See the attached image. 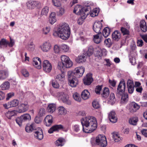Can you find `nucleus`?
I'll return each instance as SVG.
<instances>
[{
	"label": "nucleus",
	"instance_id": "nucleus-1",
	"mask_svg": "<svg viewBox=\"0 0 147 147\" xmlns=\"http://www.w3.org/2000/svg\"><path fill=\"white\" fill-rule=\"evenodd\" d=\"M81 122L83 131L86 133L92 132L97 127L96 119L93 117L88 116L82 118Z\"/></svg>",
	"mask_w": 147,
	"mask_h": 147
},
{
	"label": "nucleus",
	"instance_id": "nucleus-2",
	"mask_svg": "<svg viewBox=\"0 0 147 147\" xmlns=\"http://www.w3.org/2000/svg\"><path fill=\"white\" fill-rule=\"evenodd\" d=\"M70 30L68 25L66 23L59 24L57 31L53 33L55 36H58L64 40L68 39L69 37Z\"/></svg>",
	"mask_w": 147,
	"mask_h": 147
},
{
	"label": "nucleus",
	"instance_id": "nucleus-3",
	"mask_svg": "<svg viewBox=\"0 0 147 147\" xmlns=\"http://www.w3.org/2000/svg\"><path fill=\"white\" fill-rule=\"evenodd\" d=\"M61 62H59L58 63V67L61 69L64 67L69 68L73 65V63L70 60L69 57L66 55H63L61 57Z\"/></svg>",
	"mask_w": 147,
	"mask_h": 147
},
{
	"label": "nucleus",
	"instance_id": "nucleus-4",
	"mask_svg": "<svg viewBox=\"0 0 147 147\" xmlns=\"http://www.w3.org/2000/svg\"><path fill=\"white\" fill-rule=\"evenodd\" d=\"M88 9L82 8L80 5H77L74 8L73 12L78 15H80L82 19L84 20L88 14Z\"/></svg>",
	"mask_w": 147,
	"mask_h": 147
},
{
	"label": "nucleus",
	"instance_id": "nucleus-5",
	"mask_svg": "<svg viewBox=\"0 0 147 147\" xmlns=\"http://www.w3.org/2000/svg\"><path fill=\"white\" fill-rule=\"evenodd\" d=\"M85 69L83 67H78L76 68L73 71H69L67 72V75L73 76L76 78L82 77L85 71Z\"/></svg>",
	"mask_w": 147,
	"mask_h": 147
},
{
	"label": "nucleus",
	"instance_id": "nucleus-6",
	"mask_svg": "<svg viewBox=\"0 0 147 147\" xmlns=\"http://www.w3.org/2000/svg\"><path fill=\"white\" fill-rule=\"evenodd\" d=\"M95 144L102 147H105L107 145L106 138L103 135L99 134L96 137Z\"/></svg>",
	"mask_w": 147,
	"mask_h": 147
},
{
	"label": "nucleus",
	"instance_id": "nucleus-7",
	"mask_svg": "<svg viewBox=\"0 0 147 147\" xmlns=\"http://www.w3.org/2000/svg\"><path fill=\"white\" fill-rule=\"evenodd\" d=\"M125 84L123 80H121L118 86L116 95L118 97L120 98L125 92Z\"/></svg>",
	"mask_w": 147,
	"mask_h": 147
},
{
	"label": "nucleus",
	"instance_id": "nucleus-8",
	"mask_svg": "<svg viewBox=\"0 0 147 147\" xmlns=\"http://www.w3.org/2000/svg\"><path fill=\"white\" fill-rule=\"evenodd\" d=\"M31 119L30 115L29 114H25L21 115L16 120L17 123L20 126L22 125V123L25 121L30 120Z\"/></svg>",
	"mask_w": 147,
	"mask_h": 147
},
{
	"label": "nucleus",
	"instance_id": "nucleus-9",
	"mask_svg": "<svg viewBox=\"0 0 147 147\" xmlns=\"http://www.w3.org/2000/svg\"><path fill=\"white\" fill-rule=\"evenodd\" d=\"M140 108V106L134 102H131L127 106V109L131 113L136 112Z\"/></svg>",
	"mask_w": 147,
	"mask_h": 147
},
{
	"label": "nucleus",
	"instance_id": "nucleus-10",
	"mask_svg": "<svg viewBox=\"0 0 147 147\" xmlns=\"http://www.w3.org/2000/svg\"><path fill=\"white\" fill-rule=\"evenodd\" d=\"M57 96L59 100H62L64 103L69 105L71 104V101L69 100L68 96L64 93H58Z\"/></svg>",
	"mask_w": 147,
	"mask_h": 147
},
{
	"label": "nucleus",
	"instance_id": "nucleus-11",
	"mask_svg": "<svg viewBox=\"0 0 147 147\" xmlns=\"http://www.w3.org/2000/svg\"><path fill=\"white\" fill-rule=\"evenodd\" d=\"M42 68L43 70L45 72L49 73L51 71L52 66L51 63L48 60H45L43 62Z\"/></svg>",
	"mask_w": 147,
	"mask_h": 147
},
{
	"label": "nucleus",
	"instance_id": "nucleus-12",
	"mask_svg": "<svg viewBox=\"0 0 147 147\" xmlns=\"http://www.w3.org/2000/svg\"><path fill=\"white\" fill-rule=\"evenodd\" d=\"M68 78L69 85L71 87H76L78 83V78L75 77L73 76L67 75Z\"/></svg>",
	"mask_w": 147,
	"mask_h": 147
},
{
	"label": "nucleus",
	"instance_id": "nucleus-13",
	"mask_svg": "<svg viewBox=\"0 0 147 147\" xmlns=\"http://www.w3.org/2000/svg\"><path fill=\"white\" fill-rule=\"evenodd\" d=\"M40 47L43 52H47L51 49V45L49 42H46L43 43Z\"/></svg>",
	"mask_w": 147,
	"mask_h": 147
},
{
	"label": "nucleus",
	"instance_id": "nucleus-14",
	"mask_svg": "<svg viewBox=\"0 0 147 147\" xmlns=\"http://www.w3.org/2000/svg\"><path fill=\"white\" fill-rule=\"evenodd\" d=\"M102 27V24L101 23L98 21L95 22L93 26V29L94 31L98 34H100V30Z\"/></svg>",
	"mask_w": 147,
	"mask_h": 147
},
{
	"label": "nucleus",
	"instance_id": "nucleus-15",
	"mask_svg": "<svg viewBox=\"0 0 147 147\" xmlns=\"http://www.w3.org/2000/svg\"><path fill=\"white\" fill-rule=\"evenodd\" d=\"M93 81L92 77V74H88L83 79V82L86 85H90Z\"/></svg>",
	"mask_w": 147,
	"mask_h": 147
},
{
	"label": "nucleus",
	"instance_id": "nucleus-16",
	"mask_svg": "<svg viewBox=\"0 0 147 147\" xmlns=\"http://www.w3.org/2000/svg\"><path fill=\"white\" fill-rule=\"evenodd\" d=\"M20 109L18 111L19 113H21L26 112L28 110L29 108V105L27 102H24L21 103L20 106Z\"/></svg>",
	"mask_w": 147,
	"mask_h": 147
},
{
	"label": "nucleus",
	"instance_id": "nucleus-17",
	"mask_svg": "<svg viewBox=\"0 0 147 147\" xmlns=\"http://www.w3.org/2000/svg\"><path fill=\"white\" fill-rule=\"evenodd\" d=\"M127 86L128 92L131 94L132 93L134 88L133 81L130 80H128L127 82Z\"/></svg>",
	"mask_w": 147,
	"mask_h": 147
},
{
	"label": "nucleus",
	"instance_id": "nucleus-18",
	"mask_svg": "<svg viewBox=\"0 0 147 147\" xmlns=\"http://www.w3.org/2000/svg\"><path fill=\"white\" fill-rule=\"evenodd\" d=\"M63 128L61 125H56L52 126L48 131L49 134H52L54 131H58Z\"/></svg>",
	"mask_w": 147,
	"mask_h": 147
},
{
	"label": "nucleus",
	"instance_id": "nucleus-19",
	"mask_svg": "<svg viewBox=\"0 0 147 147\" xmlns=\"http://www.w3.org/2000/svg\"><path fill=\"white\" fill-rule=\"evenodd\" d=\"M32 63L38 69H40L41 68V61L40 59L38 57L33 58Z\"/></svg>",
	"mask_w": 147,
	"mask_h": 147
},
{
	"label": "nucleus",
	"instance_id": "nucleus-20",
	"mask_svg": "<svg viewBox=\"0 0 147 147\" xmlns=\"http://www.w3.org/2000/svg\"><path fill=\"white\" fill-rule=\"evenodd\" d=\"M108 117L110 121L112 123H115L117 121V119L114 111H111L109 113Z\"/></svg>",
	"mask_w": 147,
	"mask_h": 147
},
{
	"label": "nucleus",
	"instance_id": "nucleus-21",
	"mask_svg": "<svg viewBox=\"0 0 147 147\" xmlns=\"http://www.w3.org/2000/svg\"><path fill=\"white\" fill-rule=\"evenodd\" d=\"M53 122V118L50 115L46 116L44 120V124L47 126L51 125Z\"/></svg>",
	"mask_w": 147,
	"mask_h": 147
},
{
	"label": "nucleus",
	"instance_id": "nucleus-22",
	"mask_svg": "<svg viewBox=\"0 0 147 147\" xmlns=\"http://www.w3.org/2000/svg\"><path fill=\"white\" fill-rule=\"evenodd\" d=\"M38 131H35L34 135L36 138L41 140L43 138L42 131L41 128H38Z\"/></svg>",
	"mask_w": 147,
	"mask_h": 147
},
{
	"label": "nucleus",
	"instance_id": "nucleus-23",
	"mask_svg": "<svg viewBox=\"0 0 147 147\" xmlns=\"http://www.w3.org/2000/svg\"><path fill=\"white\" fill-rule=\"evenodd\" d=\"M9 75L8 70L7 69L0 70V80H3L7 78Z\"/></svg>",
	"mask_w": 147,
	"mask_h": 147
},
{
	"label": "nucleus",
	"instance_id": "nucleus-24",
	"mask_svg": "<svg viewBox=\"0 0 147 147\" xmlns=\"http://www.w3.org/2000/svg\"><path fill=\"white\" fill-rule=\"evenodd\" d=\"M112 39L115 41H118L121 37L120 32L117 30L115 31L112 35Z\"/></svg>",
	"mask_w": 147,
	"mask_h": 147
},
{
	"label": "nucleus",
	"instance_id": "nucleus-25",
	"mask_svg": "<svg viewBox=\"0 0 147 147\" xmlns=\"http://www.w3.org/2000/svg\"><path fill=\"white\" fill-rule=\"evenodd\" d=\"M102 38L101 33L98 34L94 36L93 41L95 43L98 44L102 41Z\"/></svg>",
	"mask_w": 147,
	"mask_h": 147
},
{
	"label": "nucleus",
	"instance_id": "nucleus-26",
	"mask_svg": "<svg viewBox=\"0 0 147 147\" xmlns=\"http://www.w3.org/2000/svg\"><path fill=\"white\" fill-rule=\"evenodd\" d=\"M27 5L31 8H34L35 7L38 5L40 2L38 1H29L27 3Z\"/></svg>",
	"mask_w": 147,
	"mask_h": 147
},
{
	"label": "nucleus",
	"instance_id": "nucleus-27",
	"mask_svg": "<svg viewBox=\"0 0 147 147\" xmlns=\"http://www.w3.org/2000/svg\"><path fill=\"white\" fill-rule=\"evenodd\" d=\"M81 96L83 99L84 100H87L90 97V93L88 90H84L81 94Z\"/></svg>",
	"mask_w": 147,
	"mask_h": 147
},
{
	"label": "nucleus",
	"instance_id": "nucleus-28",
	"mask_svg": "<svg viewBox=\"0 0 147 147\" xmlns=\"http://www.w3.org/2000/svg\"><path fill=\"white\" fill-rule=\"evenodd\" d=\"M56 20L55 13V12H52L49 16V23L52 24L55 23Z\"/></svg>",
	"mask_w": 147,
	"mask_h": 147
},
{
	"label": "nucleus",
	"instance_id": "nucleus-29",
	"mask_svg": "<svg viewBox=\"0 0 147 147\" xmlns=\"http://www.w3.org/2000/svg\"><path fill=\"white\" fill-rule=\"evenodd\" d=\"M56 108V106L55 104L51 103L48 105L47 110L48 112L52 113L55 111Z\"/></svg>",
	"mask_w": 147,
	"mask_h": 147
},
{
	"label": "nucleus",
	"instance_id": "nucleus-30",
	"mask_svg": "<svg viewBox=\"0 0 147 147\" xmlns=\"http://www.w3.org/2000/svg\"><path fill=\"white\" fill-rule=\"evenodd\" d=\"M35 129V123H32L30 125L27 124L25 128L26 131L27 132H30Z\"/></svg>",
	"mask_w": 147,
	"mask_h": 147
},
{
	"label": "nucleus",
	"instance_id": "nucleus-31",
	"mask_svg": "<svg viewBox=\"0 0 147 147\" xmlns=\"http://www.w3.org/2000/svg\"><path fill=\"white\" fill-rule=\"evenodd\" d=\"M140 26L141 30L146 32L147 31V26L146 23L144 20H142L140 21Z\"/></svg>",
	"mask_w": 147,
	"mask_h": 147
},
{
	"label": "nucleus",
	"instance_id": "nucleus-32",
	"mask_svg": "<svg viewBox=\"0 0 147 147\" xmlns=\"http://www.w3.org/2000/svg\"><path fill=\"white\" fill-rule=\"evenodd\" d=\"M86 55L84 54L82 55L78 56L76 59V61L78 63H83L86 61Z\"/></svg>",
	"mask_w": 147,
	"mask_h": 147
},
{
	"label": "nucleus",
	"instance_id": "nucleus-33",
	"mask_svg": "<svg viewBox=\"0 0 147 147\" xmlns=\"http://www.w3.org/2000/svg\"><path fill=\"white\" fill-rule=\"evenodd\" d=\"M55 79L57 81L61 82L64 81L65 80L64 74L63 73L58 74L55 76Z\"/></svg>",
	"mask_w": 147,
	"mask_h": 147
},
{
	"label": "nucleus",
	"instance_id": "nucleus-34",
	"mask_svg": "<svg viewBox=\"0 0 147 147\" xmlns=\"http://www.w3.org/2000/svg\"><path fill=\"white\" fill-rule=\"evenodd\" d=\"M72 129L74 132L78 133L81 130L82 127L78 124H75L72 126Z\"/></svg>",
	"mask_w": 147,
	"mask_h": 147
},
{
	"label": "nucleus",
	"instance_id": "nucleus-35",
	"mask_svg": "<svg viewBox=\"0 0 147 147\" xmlns=\"http://www.w3.org/2000/svg\"><path fill=\"white\" fill-rule=\"evenodd\" d=\"M110 32V28L108 27H106L103 30V35L105 37H107L109 35Z\"/></svg>",
	"mask_w": 147,
	"mask_h": 147
},
{
	"label": "nucleus",
	"instance_id": "nucleus-36",
	"mask_svg": "<svg viewBox=\"0 0 147 147\" xmlns=\"http://www.w3.org/2000/svg\"><path fill=\"white\" fill-rule=\"evenodd\" d=\"M11 107H15L18 105L19 103L18 100L14 99L9 102Z\"/></svg>",
	"mask_w": 147,
	"mask_h": 147
},
{
	"label": "nucleus",
	"instance_id": "nucleus-37",
	"mask_svg": "<svg viewBox=\"0 0 147 147\" xmlns=\"http://www.w3.org/2000/svg\"><path fill=\"white\" fill-rule=\"evenodd\" d=\"M58 114L59 115H65L67 111L62 106H60L58 107Z\"/></svg>",
	"mask_w": 147,
	"mask_h": 147
},
{
	"label": "nucleus",
	"instance_id": "nucleus-38",
	"mask_svg": "<svg viewBox=\"0 0 147 147\" xmlns=\"http://www.w3.org/2000/svg\"><path fill=\"white\" fill-rule=\"evenodd\" d=\"M138 121V118L137 117H134L130 119L129 121L130 124L135 125H136Z\"/></svg>",
	"mask_w": 147,
	"mask_h": 147
},
{
	"label": "nucleus",
	"instance_id": "nucleus-39",
	"mask_svg": "<svg viewBox=\"0 0 147 147\" xmlns=\"http://www.w3.org/2000/svg\"><path fill=\"white\" fill-rule=\"evenodd\" d=\"M0 87L3 90L8 89L9 88V84L8 82H5L1 85Z\"/></svg>",
	"mask_w": 147,
	"mask_h": 147
},
{
	"label": "nucleus",
	"instance_id": "nucleus-40",
	"mask_svg": "<svg viewBox=\"0 0 147 147\" xmlns=\"http://www.w3.org/2000/svg\"><path fill=\"white\" fill-rule=\"evenodd\" d=\"M49 11V7L48 6H45L42 10L41 16H47Z\"/></svg>",
	"mask_w": 147,
	"mask_h": 147
},
{
	"label": "nucleus",
	"instance_id": "nucleus-41",
	"mask_svg": "<svg viewBox=\"0 0 147 147\" xmlns=\"http://www.w3.org/2000/svg\"><path fill=\"white\" fill-rule=\"evenodd\" d=\"M121 102L124 103L127 102L128 100V95L127 93L123 94L121 96Z\"/></svg>",
	"mask_w": 147,
	"mask_h": 147
},
{
	"label": "nucleus",
	"instance_id": "nucleus-42",
	"mask_svg": "<svg viewBox=\"0 0 147 147\" xmlns=\"http://www.w3.org/2000/svg\"><path fill=\"white\" fill-rule=\"evenodd\" d=\"M93 52V47L92 46H90L88 47V50L85 54V55H86L90 57L92 54Z\"/></svg>",
	"mask_w": 147,
	"mask_h": 147
},
{
	"label": "nucleus",
	"instance_id": "nucleus-43",
	"mask_svg": "<svg viewBox=\"0 0 147 147\" xmlns=\"http://www.w3.org/2000/svg\"><path fill=\"white\" fill-rule=\"evenodd\" d=\"M109 89L107 88H105L102 94V97L106 98L109 96Z\"/></svg>",
	"mask_w": 147,
	"mask_h": 147
},
{
	"label": "nucleus",
	"instance_id": "nucleus-44",
	"mask_svg": "<svg viewBox=\"0 0 147 147\" xmlns=\"http://www.w3.org/2000/svg\"><path fill=\"white\" fill-rule=\"evenodd\" d=\"M16 114V111H8L7 112L5 115L6 117L9 119H11V117Z\"/></svg>",
	"mask_w": 147,
	"mask_h": 147
},
{
	"label": "nucleus",
	"instance_id": "nucleus-45",
	"mask_svg": "<svg viewBox=\"0 0 147 147\" xmlns=\"http://www.w3.org/2000/svg\"><path fill=\"white\" fill-rule=\"evenodd\" d=\"M8 42L4 38L2 39L0 41V47L1 48L4 47H6L8 44Z\"/></svg>",
	"mask_w": 147,
	"mask_h": 147
},
{
	"label": "nucleus",
	"instance_id": "nucleus-46",
	"mask_svg": "<svg viewBox=\"0 0 147 147\" xmlns=\"http://www.w3.org/2000/svg\"><path fill=\"white\" fill-rule=\"evenodd\" d=\"M99 12V9H98L97 8L94 9L90 13V16L93 17L96 16H98Z\"/></svg>",
	"mask_w": 147,
	"mask_h": 147
},
{
	"label": "nucleus",
	"instance_id": "nucleus-47",
	"mask_svg": "<svg viewBox=\"0 0 147 147\" xmlns=\"http://www.w3.org/2000/svg\"><path fill=\"white\" fill-rule=\"evenodd\" d=\"M112 137L116 142H118L121 140V138L118 135L115 133H112Z\"/></svg>",
	"mask_w": 147,
	"mask_h": 147
},
{
	"label": "nucleus",
	"instance_id": "nucleus-48",
	"mask_svg": "<svg viewBox=\"0 0 147 147\" xmlns=\"http://www.w3.org/2000/svg\"><path fill=\"white\" fill-rule=\"evenodd\" d=\"M61 49L62 51L64 52H67L69 50V47L66 45L62 44L61 46Z\"/></svg>",
	"mask_w": 147,
	"mask_h": 147
},
{
	"label": "nucleus",
	"instance_id": "nucleus-49",
	"mask_svg": "<svg viewBox=\"0 0 147 147\" xmlns=\"http://www.w3.org/2000/svg\"><path fill=\"white\" fill-rule=\"evenodd\" d=\"M54 50L56 53H60L62 51L61 46H59L57 45H55L54 46Z\"/></svg>",
	"mask_w": 147,
	"mask_h": 147
},
{
	"label": "nucleus",
	"instance_id": "nucleus-50",
	"mask_svg": "<svg viewBox=\"0 0 147 147\" xmlns=\"http://www.w3.org/2000/svg\"><path fill=\"white\" fill-rule=\"evenodd\" d=\"M73 97L74 99L79 102L81 100V98L80 97V95L77 93H76L73 94Z\"/></svg>",
	"mask_w": 147,
	"mask_h": 147
},
{
	"label": "nucleus",
	"instance_id": "nucleus-51",
	"mask_svg": "<svg viewBox=\"0 0 147 147\" xmlns=\"http://www.w3.org/2000/svg\"><path fill=\"white\" fill-rule=\"evenodd\" d=\"M63 141V139L62 138H59L56 141L55 144L56 145L58 146H62L64 145Z\"/></svg>",
	"mask_w": 147,
	"mask_h": 147
},
{
	"label": "nucleus",
	"instance_id": "nucleus-52",
	"mask_svg": "<svg viewBox=\"0 0 147 147\" xmlns=\"http://www.w3.org/2000/svg\"><path fill=\"white\" fill-rule=\"evenodd\" d=\"M105 43L108 47H111L112 45V42L110 38L106 39L104 41Z\"/></svg>",
	"mask_w": 147,
	"mask_h": 147
},
{
	"label": "nucleus",
	"instance_id": "nucleus-53",
	"mask_svg": "<svg viewBox=\"0 0 147 147\" xmlns=\"http://www.w3.org/2000/svg\"><path fill=\"white\" fill-rule=\"evenodd\" d=\"M50 30V28L49 26L43 28L42 29L43 33L45 34H47L49 32Z\"/></svg>",
	"mask_w": 147,
	"mask_h": 147
},
{
	"label": "nucleus",
	"instance_id": "nucleus-54",
	"mask_svg": "<svg viewBox=\"0 0 147 147\" xmlns=\"http://www.w3.org/2000/svg\"><path fill=\"white\" fill-rule=\"evenodd\" d=\"M45 110L44 108L40 109L38 113V115L40 117H42L45 115Z\"/></svg>",
	"mask_w": 147,
	"mask_h": 147
},
{
	"label": "nucleus",
	"instance_id": "nucleus-55",
	"mask_svg": "<svg viewBox=\"0 0 147 147\" xmlns=\"http://www.w3.org/2000/svg\"><path fill=\"white\" fill-rule=\"evenodd\" d=\"M22 74L25 77H28L29 76V74L28 72L25 69H23L21 71Z\"/></svg>",
	"mask_w": 147,
	"mask_h": 147
},
{
	"label": "nucleus",
	"instance_id": "nucleus-56",
	"mask_svg": "<svg viewBox=\"0 0 147 147\" xmlns=\"http://www.w3.org/2000/svg\"><path fill=\"white\" fill-rule=\"evenodd\" d=\"M101 54L99 55L100 57H101L102 56H105L107 53L106 50L104 48H102L101 50Z\"/></svg>",
	"mask_w": 147,
	"mask_h": 147
},
{
	"label": "nucleus",
	"instance_id": "nucleus-57",
	"mask_svg": "<svg viewBox=\"0 0 147 147\" xmlns=\"http://www.w3.org/2000/svg\"><path fill=\"white\" fill-rule=\"evenodd\" d=\"M61 0H52V2L54 6L59 7L60 5Z\"/></svg>",
	"mask_w": 147,
	"mask_h": 147
},
{
	"label": "nucleus",
	"instance_id": "nucleus-58",
	"mask_svg": "<svg viewBox=\"0 0 147 147\" xmlns=\"http://www.w3.org/2000/svg\"><path fill=\"white\" fill-rule=\"evenodd\" d=\"M34 45L33 42H31L28 45V49L30 51H32L34 49Z\"/></svg>",
	"mask_w": 147,
	"mask_h": 147
},
{
	"label": "nucleus",
	"instance_id": "nucleus-59",
	"mask_svg": "<svg viewBox=\"0 0 147 147\" xmlns=\"http://www.w3.org/2000/svg\"><path fill=\"white\" fill-rule=\"evenodd\" d=\"M93 107L95 109H98L100 107V105L98 102L94 101L92 103Z\"/></svg>",
	"mask_w": 147,
	"mask_h": 147
},
{
	"label": "nucleus",
	"instance_id": "nucleus-60",
	"mask_svg": "<svg viewBox=\"0 0 147 147\" xmlns=\"http://www.w3.org/2000/svg\"><path fill=\"white\" fill-rule=\"evenodd\" d=\"M102 89V87L101 86H97L95 89V92L97 94H100V92Z\"/></svg>",
	"mask_w": 147,
	"mask_h": 147
},
{
	"label": "nucleus",
	"instance_id": "nucleus-61",
	"mask_svg": "<svg viewBox=\"0 0 147 147\" xmlns=\"http://www.w3.org/2000/svg\"><path fill=\"white\" fill-rule=\"evenodd\" d=\"M121 32L123 34V35L128 34L129 33V31L125 28L121 27Z\"/></svg>",
	"mask_w": 147,
	"mask_h": 147
},
{
	"label": "nucleus",
	"instance_id": "nucleus-62",
	"mask_svg": "<svg viewBox=\"0 0 147 147\" xmlns=\"http://www.w3.org/2000/svg\"><path fill=\"white\" fill-rule=\"evenodd\" d=\"M109 99L111 101H112V102H114L116 100L114 94L113 93H111L109 97Z\"/></svg>",
	"mask_w": 147,
	"mask_h": 147
},
{
	"label": "nucleus",
	"instance_id": "nucleus-63",
	"mask_svg": "<svg viewBox=\"0 0 147 147\" xmlns=\"http://www.w3.org/2000/svg\"><path fill=\"white\" fill-rule=\"evenodd\" d=\"M65 12V10L63 8L61 7L60 8L59 13L58 15L59 16H62Z\"/></svg>",
	"mask_w": 147,
	"mask_h": 147
},
{
	"label": "nucleus",
	"instance_id": "nucleus-64",
	"mask_svg": "<svg viewBox=\"0 0 147 147\" xmlns=\"http://www.w3.org/2000/svg\"><path fill=\"white\" fill-rule=\"evenodd\" d=\"M137 43L138 46L141 47L142 46L143 44V42L141 39L138 40L137 41Z\"/></svg>",
	"mask_w": 147,
	"mask_h": 147
}]
</instances>
